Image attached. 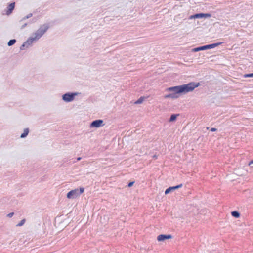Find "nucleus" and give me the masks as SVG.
<instances>
[{
  "label": "nucleus",
  "instance_id": "f257e3e1",
  "mask_svg": "<svg viewBox=\"0 0 253 253\" xmlns=\"http://www.w3.org/2000/svg\"><path fill=\"white\" fill-rule=\"evenodd\" d=\"M199 83L190 82L187 84L167 88L166 90L168 91H173V93H175L176 94H185L192 91L195 88L199 86Z\"/></svg>",
  "mask_w": 253,
  "mask_h": 253
},
{
  "label": "nucleus",
  "instance_id": "f03ea898",
  "mask_svg": "<svg viewBox=\"0 0 253 253\" xmlns=\"http://www.w3.org/2000/svg\"><path fill=\"white\" fill-rule=\"evenodd\" d=\"M84 189L81 187L80 189H75L70 191L67 194L68 199H74L80 196L84 192Z\"/></svg>",
  "mask_w": 253,
  "mask_h": 253
},
{
  "label": "nucleus",
  "instance_id": "7ed1b4c3",
  "mask_svg": "<svg viewBox=\"0 0 253 253\" xmlns=\"http://www.w3.org/2000/svg\"><path fill=\"white\" fill-rule=\"evenodd\" d=\"M49 26L48 24H44L41 26L35 33L36 38L40 39L48 29Z\"/></svg>",
  "mask_w": 253,
  "mask_h": 253
},
{
  "label": "nucleus",
  "instance_id": "20e7f679",
  "mask_svg": "<svg viewBox=\"0 0 253 253\" xmlns=\"http://www.w3.org/2000/svg\"><path fill=\"white\" fill-rule=\"evenodd\" d=\"M80 93L78 92H68L62 95V99L65 102H70L72 101L76 96L78 95Z\"/></svg>",
  "mask_w": 253,
  "mask_h": 253
},
{
  "label": "nucleus",
  "instance_id": "39448f33",
  "mask_svg": "<svg viewBox=\"0 0 253 253\" xmlns=\"http://www.w3.org/2000/svg\"><path fill=\"white\" fill-rule=\"evenodd\" d=\"M211 15L210 13H196V14L191 15L189 17V19H198V18H209V17H211Z\"/></svg>",
  "mask_w": 253,
  "mask_h": 253
},
{
  "label": "nucleus",
  "instance_id": "423d86ee",
  "mask_svg": "<svg viewBox=\"0 0 253 253\" xmlns=\"http://www.w3.org/2000/svg\"><path fill=\"white\" fill-rule=\"evenodd\" d=\"M104 125L103 121L101 119H98L93 121L90 124V127L91 128H98Z\"/></svg>",
  "mask_w": 253,
  "mask_h": 253
},
{
  "label": "nucleus",
  "instance_id": "0eeeda50",
  "mask_svg": "<svg viewBox=\"0 0 253 253\" xmlns=\"http://www.w3.org/2000/svg\"><path fill=\"white\" fill-rule=\"evenodd\" d=\"M172 236L170 234H160L157 237L158 241H164L167 239H171Z\"/></svg>",
  "mask_w": 253,
  "mask_h": 253
},
{
  "label": "nucleus",
  "instance_id": "6e6552de",
  "mask_svg": "<svg viewBox=\"0 0 253 253\" xmlns=\"http://www.w3.org/2000/svg\"><path fill=\"white\" fill-rule=\"evenodd\" d=\"M210 49H211L210 44H207V45H205L199 46V47L194 48L192 49V50L193 52H198L200 51Z\"/></svg>",
  "mask_w": 253,
  "mask_h": 253
},
{
  "label": "nucleus",
  "instance_id": "1a4fd4ad",
  "mask_svg": "<svg viewBox=\"0 0 253 253\" xmlns=\"http://www.w3.org/2000/svg\"><path fill=\"white\" fill-rule=\"evenodd\" d=\"M182 184H180L179 185H176L174 186L169 187L165 190V194L166 195H167L174 190H176L179 188L182 187Z\"/></svg>",
  "mask_w": 253,
  "mask_h": 253
},
{
  "label": "nucleus",
  "instance_id": "9d476101",
  "mask_svg": "<svg viewBox=\"0 0 253 253\" xmlns=\"http://www.w3.org/2000/svg\"><path fill=\"white\" fill-rule=\"evenodd\" d=\"M15 7V2H12L10 3L7 6V10L6 11V14L9 15L10 14L13 10H14Z\"/></svg>",
  "mask_w": 253,
  "mask_h": 253
},
{
  "label": "nucleus",
  "instance_id": "9b49d317",
  "mask_svg": "<svg viewBox=\"0 0 253 253\" xmlns=\"http://www.w3.org/2000/svg\"><path fill=\"white\" fill-rule=\"evenodd\" d=\"M39 39L36 38V36L35 35V37H30L28 39V40L25 42V43L27 44V48L30 45L34 40Z\"/></svg>",
  "mask_w": 253,
  "mask_h": 253
},
{
  "label": "nucleus",
  "instance_id": "f8f14e48",
  "mask_svg": "<svg viewBox=\"0 0 253 253\" xmlns=\"http://www.w3.org/2000/svg\"><path fill=\"white\" fill-rule=\"evenodd\" d=\"M178 97V96L177 95V94H175V93H169V94L165 95L164 96L165 98H172V99H175V98H177Z\"/></svg>",
  "mask_w": 253,
  "mask_h": 253
},
{
  "label": "nucleus",
  "instance_id": "ddd939ff",
  "mask_svg": "<svg viewBox=\"0 0 253 253\" xmlns=\"http://www.w3.org/2000/svg\"><path fill=\"white\" fill-rule=\"evenodd\" d=\"M179 115V114H172L171 115L170 118H169V122H174L176 120L177 116Z\"/></svg>",
  "mask_w": 253,
  "mask_h": 253
},
{
  "label": "nucleus",
  "instance_id": "4468645a",
  "mask_svg": "<svg viewBox=\"0 0 253 253\" xmlns=\"http://www.w3.org/2000/svg\"><path fill=\"white\" fill-rule=\"evenodd\" d=\"M29 132V129L28 128H25L24 129V132L23 133L21 134L20 137L21 138H25L28 135Z\"/></svg>",
  "mask_w": 253,
  "mask_h": 253
},
{
  "label": "nucleus",
  "instance_id": "2eb2a0df",
  "mask_svg": "<svg viewBox=\"0 0 253 253\" xmlns=\"http://www.w3.org/2000/svg\"><path fill=\"white\" fill-rule=\"evenodd\" d=\"M231 215L235 218H239L240 216V213L237 211H234L231 212Z\"/></svg>",
  "mask_w": 253,
  "mask_h": 253
},
{
  "label": "nucleus",
  "instance_id": "dca6fc26",
  "mask_svg": "<svg viewBox=\"0 0 253 253\" xmlns=\"http://www.w3.org/2000/svg\"><path fill=\"white\" fill-rule=\"evenodd\" d=\"M16 42V40L15 39H11L7 43V45L9 46H11L14 44Z\"/></svg>",
  "mask_w": 253,
  "mask_h": 253
},
{
  "label": "nucleus",
  "instance_id": "f3484780",
  "mask_svg": "<svg viewBox=\"0 0 253 253\" xmlns=\"http://www.w3.org/2000/svg\"><path fill=\"white\" fill-rule=\"evenodd\" d=\"M223 42H216V43H212V44H210V46H211V48H213L214 47H216L217 46H218V45H221Z\"/></svg>",
  "mask_w": 253,
  "mask_h": 253
},
{
  "label": "nucleus",
  "instance_id": "a211bd4d",
  "mask_svg": "<svg viewBox=\"0 0 253 253\" xmlns=\"http://www.w3.org/2000/svg\"><path fill=\"white\" fill-rule=\"evenodd\" d=\"M144 97H140L135 102V103L136 104H139L143 102L144 100Z\"/></svg>",
  "mask_w": 253,
  "mask_h": 253
},
{
  "label": "nucleus",
  "instance_id": "6ab92c4d",
  "mask_svg": "<svg viewBox=\"0 0 253 253\" xmlns=\"http://www.w3.org/2000/svg\"><path fill=\"white\" fill-rule=\"evenodd\" d=\"M26 222V219H22L17 225V226H22L24 225L25 222Z\"/></svg>",
  "mask_w": 253,
  "mask_h": 253
},
{
  "label": "nucleus",
  "instance_id": "aec40b11",
  "mask_svg": "<svg viewBox=\"0 0 253 253\" xmlns=\"http://www.w3.org/2000/svg\"><path fill=\"white\" fill-rule=\"evenodd\" d=\"M244 77H245V78H253V73L246 74L244 75Z\"/></svg>",
  "mask_w": 253,
  "mask_h": 253
},
{
  "label": "nucleus",
  "instance_id": "412c9836",
  "mask_svg": "<svg viewBox=\"0 0 253 253\" xmlns=\"http://www.w3.org/2000/svg\"><path fill=\"white\" fill-rule=\"evenodd\" d=\"M25 47H27V44L25 43V42L21 45L20 47L21 50L25 49Z\"/></svg>",
  "mask_w": 253,
  "mask_h": 253
},
{
  "label": "nucleus",
  "instance_id": "4be33fe9",
  "mask_svg": "<svg viewBox=\"0 0 253 253\" xmlns=\"http://www.w3.org/2000/svg\"><path fill=\"white\" fill-rule=\"evenodd\" d=\"M134 182H135L134 181H131V182H129L127 185L128 187H131V186H132L134 184Z\"/></svg>",
  "mask_w": 253,
  "mask_h": 253
},
{
  "label": "nucleus",
  "instance_id": "5701e85b",
  "mask_svg": "<svg viewBox=\"0 0 253 253\" xmlns=\"http://www.w3.org/2000/svg\"><path fill=\"white\" fill-rule=\"evenodd\" d=\"M13 215H14V212H11V213L8 214L7 216L9 218H11L13 216Z\"/></svg>",
  "mask_w": 253,
  "mask_h": 253
},
{
  "label": "nucleus",
  "instance_id": "b1692460",
  "mask_svg": "<svg viewBox=\"0 0 253 253\" xmlns=\"http://www.w3.org/2000/svg\"><path fill=\"white\" fill-rule=\"evenodd\" d=\"M210 130L212 132H214V131H216L217 130V129L216 128H214V127H212V128H211Z\"/></svg>",
  "mask_w": 253,
  "mask_h": 253
},
{
  "label": "nucleus",
  "instance_id": "393cba45",
  "mask_svg": "<svg viewBox=\"0 0 253 253\" xmlns=\"http://www.w3.org/2000/svg\"><path fill=\"white\" fill-rule=\"evenodd\" d=\"M33 14L32 13H29L26 16V18H27L28 19L31 17L32 16Z\"/></svg>",
  "mask_w": 253,
  "mask_h": 253
},
{
  "label": "nucleus",
  "instance_id": "a878e982",
  "mask_svg": "<svg viewBox=\"0 0 253 253\" xmlns=\"http://www.w3.org/2000/svg\"><path fill=\"white\" fill-rule=\"evenodd\" d=\"M27 25V23H24L21 27V29H24L25 27H26Z\"/></svg>",
  "mask_w": 253,
  "mask_h": 253
},
{
  "label": "nucleus",
  "instance_id": "bb28decb",
  "mask_svg": "<svg viewBox=\"0 0 253 253\" xmlns=\"http://www.w3.org/2000/svg\"><path fill=\"white\" fill-rule=\"evenodd\" d=\"M250 166H251V167L253 168V160H252L249 164Z\"/></svg>",
  "mask_w": 253,
  "mask_h": 253
},
{
  "label": "nucleus",
  "instance_id": "cd10ccee",
  "mask_svg": "<svg viewBox=\"0 0 253 253\" xmlns=\"http://www.w3.org/2000/svg\"><path fill=\"white\" fill-rule=\"evenodd\" d=\"M28 19L27 18H26V16L24 17L20 21H23V20H25L26 19Z\"/></svg>",
  "mask_w": 253,
  "mask_h": 253
},
{
  "label": "nucleus",
  "instance_id": "c85d7f7f",
  "mask_svg": "<svg viewBox=\"0 0 253 253\" xmlns=\"http://www.w3.org/2000/svg\"><path fill=\"white\" fill-rule=\"evenodd\" d=\"M153 158L156 159H157V157L158 156L156 155H154L153 156Z\"/></svg>",
  "mask_w": 253,
  "mask_h": 253
},
{
  "label": "nucleus",
  "instance_id": "c756f323",
  "mask_svg": "<svg viewBox=\"0 0 253 253\" xmlns=\"http://www.w3.org/2000/svg\"><path fill=\"white\" fill-rule=\"evenodd\" d=\"M81 159H82V158H81V157H78V158H77V161H80Z\"/></svg>",
  "mask_w": 253,
  "mask_h": 253
}]
</instances>
